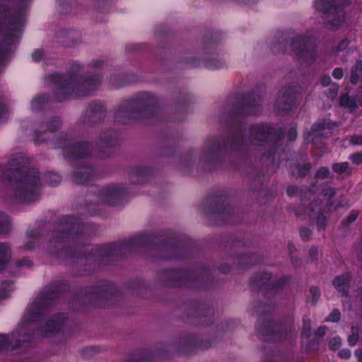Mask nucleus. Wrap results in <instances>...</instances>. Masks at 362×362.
Instances as JSON below:
<instances>
[{
    "mask_svg": "<svg viewBox=\"0 0 362 362\" xmlns=\"http://www.w3.org/2000/svg\"><path fill=\"white\" fill-rule=\"evenodd\" d=\"M348 206V202L344 196H341L337 204L333 206L334 210H337L339 208L345 207Z\"/></svg>",
    "mask_w": 362,
    "mask_h": 362,
    "instance_id": "53",
    "label": "nucleus"
},
{
    "mask_svg": "<svg viewBox=\"0 0 362 362\" xmlns=\"http://www.w3.org/2000/svg\"><path fill=\"white\" fill-rule=\"evenodd\" d=\"M333 127L334 124L327 119H323L321 122L314 124L310 132L312 142L317 145L318 137L329 136L332 134V129Z\"/></svg>",
    "mask_w": 362,
    "mask_h": 362,
    "instance_id": "21",
    "label": "nucleus"
},
{
    "mask_svg": "<svg viewBox=\"0 0 362 362\" xmlns=\"http://www.w3.org/2000/svg\"><path fill=\"white\" fill-rule=\"evenodd\" d=\"M203 210L216 221L217 225L227 221L231 214V209L226 198L220 196L208 197L204 204Z\"/></svg>",
    "mask_w": 362,
    "mask_h": 362,
    "instance_id": "13",
    "label": "nucleus"
},
{
    "mask_svg": "<svg viewBox=\"0 0 362 362\" xmlns=\"http://www.w3.org/2000/svg\"><path fill=\"white\" fill-rule=\"evenodd\" d=\"M86 226L83 223L75 217L65 216L62 218L54 226L49 240L50 252L54 255H62L64 252L68 255L66 250L64 251V240L70 235L86 232Z\"/></svg>",
    "mask_w": 362,
    "mask_h": 362,
    "instance_id": "9",
    "label": "nucleus"
},
{
    "mask_svg": "<svg viewBox=\"0 0 362 362\" xmlns=\"http://www.w3.org/2000/svg\"><path fill=\"white\" fill-rule=\"evenodd\" d=\"M11 256V245L8 243H0V272L6 267Z\"/></svg>",
    "mask_w": 362,
    "mask_h": 362,
    "instance_id": "27",
    "label": "nucleus"
},
{
    "mask_svg": "<svg viewBox=\"0 0 362 362\" xmlns=\"http://www.w3.org/2000/svg\"><path fill=\"white\" fill-rule=\"evenodd\" d=\"M284 137V132L282 129H275L267 124H255L250 126L246 138L243 136L241 125L235 124L230 129L227 140L222 137L206 140L202 149L200 162L211 170L228 151L243 153L248 151L249 145L261 146L272 141V149L268 153H264L262 159L274 163L277 141Z\"/></svg>",
    "mask_w": 362,
    "mask_h": 362,
    "instance_id": "1",
    "label": "nucleus"
},
{
    "mask_svg": "<svg viewBox=\"0 0 362 362\" xmlns=\"http://www.w3.org/2000/svg\"><path fill=\"white\" fill-rule=\"evenodd\" d=\"M157 100L149 93H141L132 99L120 103L115 113V119L120 123H129L134 120L153 117Z\"/></svg>",
    "mask_w": 362,
    "mask_h": 362,
    "instance_id": "7",
    "label": "nucleus"
},
{
    "mask_svg": "<svg viewBox=\"0 0 362 362\" xmlns=\"http://www.w3.org/2000/svg\"><path fill=\"white\" fill-rule=\"evenodd\" d=\"M116 134L114 131L109 129L101 133L98 139L96 141L95 146L100 152L109 149L115 145Z\"/></svg>",
    "mask_w": 362,
    "mask_h": 362,
    "instance_id": "25",
    "label": "nucleus"
},
{
    "mask_svg": "<svg viewBox=\"0 0 362 362\" xmlns=\"http://www.w3.org/2000/svg\"><path fill=\"white\" fill-rule=\"evenodd\" d=\"M359 339V329L358 327L352 326L351 334L348 336V342L350 346L356 344Z\"/></svg>",
    "mask_w": 362,
    "mask_h": 362,
    "instance_id": "36",
    "label": "nucleus"
},
{
    "mask_svg": "<svg viewBox=\"0 0 362 362\" xmlns=\"http://www.w3.org/2000/svg\"><path fill=\"white\" fill-rule=\"evenodd\" d=\"M345 20L344 9L324 15L323 22L325 26L332 30H338Z\"/></svg>",
    "mask_w": 362,
    "mask_h": 362,
    "instance_id": "23",
    "label": "nucleus"
},
{
    "mask_svg": "<svg viewBox=\"0 0 362 362\" xmlns=\"http://www.w3.org/2000/svg\"><path fill=\"white\" fill-rule=\"evenodd\" d=\"M358 214L359 213L357 211H352L350 214L343 220L341 224L345 227H348L357 219Z\"/></svg>",
    "mask_w": 362,
    "mask_h": 362,
    "instance_id": "41",
    "label": "nucleus"
},
{
    "mask_svg": "<svg viewBox=\"0 0 362 362\" xmlns=\"http://www.w3.org/2000/svg\"><path fill=\"white\" fill-rule=\"evenodd\" d=\"M11 284L10 282L6 281L3 283L2 287L0 288V299L6 298L8 297V290L6 287L9 286Z\"/></svg>",
    "mask_w": 362,
    "mask_h": 362,
    "instance_id": "52",
    "label": "nucleus"
},
{
    "mask_svg": "<svg viewBox=\"0 0 362 362\" xmlns=\"http://www.w3.org/2000/svg\"><path fill=\"white\" fill-rule=\"evenodd\" d=\"M206 66L209 68L218 69L221 67V62L216 59H211L206 62Z\"/></svg>",
    "mask_w": 362,
    "mask_h": 362,
    "instance_id": "50",
    "label": "nucleus"
},
{
    "mask_svg": "<svg viewBox=\"0 0 362 362\" xmlns=\"http://www.w3.org/2000/svg\"><path fill=\"white\" fill-rule=\"evenodd\" d=\"M332 171L341 176L342 178L348 177L351 175L353 168L347 162L336 163L332 166Z\"/></svg>",
    "mask_w": 362,
    "mask_h": 362,
    "instance_id": "30",
    "label": "nucleus"
},
{
    "mask_svg": "<svg viewBox=\"0 0 362 362\" xmlns=\"http://www.w3.org/2000/svg\"><path fill=\"white\" fill-rule=\"evenodd\" d=\"M45 182L51 186H56L61 182V177L54 173H47L44 175Z\"/></svg>",
    "mask_w": 362,
    "mask_h": 362,
    "instance_id": "35",
    "label": "nucleus"
},
{
    "mask_svg": "<svg viewBox=\"0 0 362 362\" xmlns=\"http://www.w3.org/2000/svg\"><path fill=\"white\" fill-rule=\"evenodd\" d=\"M127 193V189L119 184H111L105 187H93L88 194V200L93 202L92 196L98 198L97 203L117 205L122 202Z\"/></svg>",
    "mask_w": 362,
    "mask_h": 362,
    "instance_id": "12",
    "label": "nucleus"
},
{
    "mask_svg": "<svg viewBox=\"0 0 362 362\" xmlns=\"http://www.w3.org/2000/svg\"><path fill=\"white\" fill-rule=\"evenodd\" d=\"M212 317V310L205 305H200L197 310L196 317L202 325H208Z\"/></svg>",
    "mask_w": 362,
    "mask_h": 362,
    "instance_id": "29",
    "label": "nucleus"
},
{
    "mask_svg": "<svg viewBox=\"0 0 362 362\" xmlns=\"http://www.w3.org/2000/svg\"><path fill=\"white\" fill-rule=\"evenodd\" d=\"M288 137L291 141L295 140L297 137V132L294 127L289 129L288 132Z\"/></svg>",
    "mask_w": 362,
    "mask_h": 362,
    "instance_id": "63",
    "label": "nucleus"
},
{
    "mask_svg": "<svg viewBox=\"0 0 362 362\" xmlns=\"http://www.w3.org/2000/svg\"><path fill=\"white\" fill-rule=\"evenodd\" d=\"M12 230L10 217L4 212H0V235H7Z\"/></svg>",
    "mask_w": 362,
    "mask_h": 362,
    "instance_id": "32",
    "label": "nucleus"
},
{
    "mask_svg": "<svg viewBox=\"0 0 362 362\" xmlns=\"http://www.w3.org/2000/svg\"><path fill=\"white\" fill-rule=\"evenodd\" d=\"M311 331V321L310 318L307 317H304L303 318V327H302V334L308 337L310 335Z\"/></svg>",
    "mask_w": 362,
    "mask_h": 362,
    "instance_id": "40",
    "label": "nucleus"
},
{
    "mask_svg": "<svg viewBox=\"0 0 362 362\" xmlns=\"http://www.w3.org/2000/svg\"><path fill=\"white\" fill-rule=\"evenodd\" d=\"M262 96L257 93L238 95L230 103L228 114L230 117L238 115H255L260 108Z\"/></svg>",
    "mask_w": 362,
    "mask_h": 362,
    "instance_id": "11",
    "label": "nucleus"
},
{
    "mask_svg": "<svg viewBox=\"0 0 362 362\" xmlns=\"http://www.w3.org/2000/svg\"><path fill=\"white\" fill-rule=\"evenodd\" d=\"M95 175L94 168L90 165H81L76 168L73 174V180L77 184H83L92 179Z\"/></svg>",
    "mask_w": 362,
    "mask_h": 362,
    "instance_id": "26",
    "label": "nucleus"
},
{
    "mask_svg": "<svg viewBox=\"0 0 362 362\" xmlns=\"http://www.w3.org/2000/svg\"><path fill=\"white\" fill-rule=\"evenodd\" d=\"M48 96L42 94L33 100L31 103L32 109L35 111H38L47 103Z\"/></svg>",
    "mask_w": 362,
    "mask_h": 362,
    "instance_id": "34",
    "label": "nucleus"
},
{
    "mask_svg": "<svg viewBox=\"0 0 362 362\" xmlns=\"http://www.w3.org/2000/svg\"><path fill=\"white\" fill-rule=\"evenodd\" d=\"M341 346V339L338 337H334L329 340L328 346L332 350H337Z\"/></svg>",
    "mask_w": 362,
    "mask_h": 362,
    "instance_id": "45",
    "label": "nucleus"
},
{
    "mask_svg": "<svg viewBox=\"0 0 362 362\" xmlns=\"http://www.w3.org/2000/svg\"><path fill=\"white\" fill-rule=\"evenodd\" d=\"M207 271L195 273L187 269L165 270L159 273L158 278L163 286L168 287L204 288L209 286Z\"/></svg>",
    "mask_w": 362,
    "mask_h": 362,
    "instance_id": "8",
    "label": "nucleus"
},
{
    "mask_svg": "<svg viewBox=\"0 0 362 362\" xmlns=\"http://www.w3.org/2000/svg\"><path fill=\"white\" fill-rule=\"evenodd\" d=\"M103 64H104V61L96 60V61L92 62L88 65V66L92 67V68H93L95 69H100V68H101L103 66Z\"/></svg>",
    "mask_w": 362,
    "mask_h": 362,
    "instance_id": "62",
    "label": "nucleus"
},
{
    "mask_svg": "<svg viewBox=\"0 0 362 362\" xmlns=\"http://www.w3.org/2000/svg\"><path fill=\"white\" fill-rule=\"evenodd\" d=\"M349 44V42L348 40L343 39L338 45V46L337 47V51L341 52V51L344 50L348 47Z\"/></svg>",
    "mask_w": 362,
    "mask_h": 362,
    "instance_id": "58",
    "label": "nucleus"
},
{
    "mask_svg": "<svg viewBox=\"0 0 362 362\" xmlns=\"http://www.w3.org/2000/svg\"><path fill=\"white\" fill-rule=\"evenodd\" d=\"M62 125V122L59 117H54L51 120H49L46 127L47 129L50 132H55L60 129Z\"/></svg>",
    "mask_w": 362,
    "mask_h": 362,
    "instance_id": "39",
    "label": "nucleus"
},
{
    "mask_svg": "<svg viewBox=\"0 0 362 362\" xmlns=\"http://www.w3.org/2000/svg\"><path fill=\"white\" fill-rule=\"evenodd\" d=\"M257 327L259 333L265 337L268 341H280L286 339L291 335L295 329L291 325H283L275 323L267 317V322H264L262 319H259Z\"/></svg>",
    "mask_w": 362,
    "mask_h": 362,
    "instance_id": "14",
    "label": "nucleus"
},
{
    "mask_svg": "<svg viewBox=\"0 0 362 362\" xmlns=\"http://www.w3.org/2000/svg\"><path fill=\"white\" fill-rule=\"evenodd\" d=\"M353 163L360 165L362 163V151L355 153L350 156Z\"/></svg>",
    "mask_w": 362,
    "mask_h": 362,
    "instance_id": "48",
    "label": "nucleus"
},
{
    "mask_svg": "<svg viewBox=\"0 0 362 362\" xmlns=\"http://www.w3.org/2000/svg\"><path fill=\"white\" fill-rule=\"evenodd\" d=\"M120 77V75H113L110 77V82L115 86H122L124 83L119 81Z\"/></svg>",
    "mask_w": 362,
    "mask_h": 362,
    "instance_id": "55",
    "label": "nucleus"
},
{
    "mask_svg": "<svg viewBox=\"0 0 362 362\" xmlns=\"http://www.w3.org/2000/svg\"><path fill=\"white\" fill-rule=\"evenodd\" d=\"M329 174L330 172L327 167H321L316 173V177L320 179H325L329 177Z\"/></svg>",
    "mask_w": 362,
    "mask_h": 362,
    "instance_id": "42",
    "label": "nucleus"
},
{
    "mask_svg": "<svg viewBox=\"0 0 362 362\" xmlns=\"http://www.w3.org/2000/svg\"><path fill=\"white\" fill-rule=\"evenodd\" d=\"M337 193L336 189L327 187L322 190V194L326 199V203L322 199H314L310 204L308 215L313 220H315L318 230H325L329 217L331 208L334 206L332 199Z\"/></svg>",
    "mask_w": 362,
    "mask_h": 362,
    "instance_id": "10",
    "label": "nucleus"
},
{
    "mask_svg": "<svg viewBox=\"0 0 362 362\" xmlns=\"http://www.w3.org/2000/svg\"><path fill=\"white\" fill-rule=\"evenodd\" d=\"M107 107L102 102L90 103L83 112L82 120L88 126H95L103 123L107 117Z\"/></svg>",
    "mask_w": 362,
    "mask_h": 362,
    "instance_id": "17",
    "label": "nucleus"
},
{
    "mask_svg": "<svg viewBox=\"0 0 362 362\" xmlns=\"http://www.w3.org/2000/svg\"><path fill=\"white\" fill-rule=\"evenodd\" d=\"M8 113L5 99L3 95H0V123H3L7 119Z\"/></svg>",
    "mask_w": 362,
    "mask_h": 362,
    "instance_id": "37",
    "label": "nucleus"
},
{
    "mask_svg": "<svg viewBox=\"0 0 362 362\" xmlns=\"http://www.w3.org/2000/svg\"><path fill=\"white\" fill-rule=\"evenodd\" d=\"M297 91L298 88L296 86H288L283 88L279 91L274 105V110L279 114L288 112L294 103Z\"/></svg>",
    "mask_w": 362,
    "mask_h": 362,
    "instance_id": "18",
    "label": "nucleus"
},
{
    "mask_svg": "<svg viewBox=\"0 0 362 362\" xmlns=\"http://www.w3.org/2000/svg\"><path fill=\"white\" fill-rule=\"evenodd\" d=\"M65 290V286L61 283L47 286L33 303L28 307L23 317V327L13 332L10 337L0 334V350L7 347H11L12 349L21 348V343L28 341L30 336L26 332L25 325L28 323L39 320L45 308Z\"/></svg>",
    "mask_w": 362,
    "mask_h": 362,
    "instance_id": "5",
    "label": "nucleus"
},
{
    "mask_svg": "<svg viewBox=\"0 0 362 362\" xmlns=\"http://www.w3.org/2000/svg\"><path fill=\"white\" fill-rule=\"evenodd\" d=\"M291 47L298 59L312 64L315 59V47L312 40L306 36L297 35L291 42Z\"/></svg>",
    "mask_w": 362,
    "mask_h": 362,
    "instance_id": "15",
    "label": "nucleus"
},
{
    "mask_svg": "<svg viewBox=\"0 0 362 362\" xmlns=\"http://www.w3.org/2000/svg\"><path fill=\"white\" fill-rule=\"evenodd\" d=\"M151 236L146 234H139L131 238L127 242L118 243L107 245H98L86 247L83 252L84 257L77 258V266H86L88 264V268H84L79 271L81 275H86L91 272L90 265L94 264H107L113 261V257L122 256L128 252L136 250L139 247L150 244Z\"/></svg>",
    "mask_w": 362,
    "mask_h": 362,
    "instance_id": "6",
    "label": "nucleus"
},
{
    "mask_svg": "<svg viewBox=\"0 0 362 362\" xmlns=\"http://www.w3.org/2000/svg\"><path fill=\"white\" fill-rule=\"evenodd\" d=\"M350 143L353 145H362V135L351 136Z\"/></svg>",
    "mask_w": 362,
    "mask_h": 362,
    "instance_id": "54",
    "label": "nucleus"
},
{
    "mask_svg": "<svg viewBox=\"0 0 362 362\" xmlns=\"http://www.w3.org/2000/svg\"><path fill=\"white\" fill-rule=\"evenodd\" d=\"M309 257L312 262H315L318 259V250L316 247L313 246L309 250Z\"/></svg>",
    "mask_w": 362,
    "mask_h": 362,
    "instance_id": "47",
    "label": "nucleus"
},
{
    "mask_svg": "<svg viewBox=\"0 0 362 362\" xmlns=\"http://www.w3.org/2000/svg\"><path fill=\"white\" fill-rule=\"evenodd\" d=\"M25 0H0V66L13 52L25 25Z\"/></svg>",
    "mask_w": 362,
    "mask_h": 362,
    "instance_id": "2",
    "label": "nucleus"
},
{
    "mask_svg": "<svg viewBox=\"0 0 362 362\" xmlns=\"http://www.w3.org/2000/svg\"><path fill=\"white\" fill-rule=\"evenodd\" d=\"M44 55V51L42 49H39L34 51V52L32 54V58L33 61L38 62L42 59Z\"/></svg>",
    "mask_w": 362,
    "mask_h": 362,
    "instance_id": "51",
    "label": "nucleus"
},
{
    "mask_svg": "<svg viewBox=\"0 0 362 362\" xmlns=\"http://www.w3.org/2000/svg\"><path fill=\"white\" fill-rule=\"evenodd\" d=\"M350 4L349 0H316L315 3L316 9L324 15L343 10Z\"/></svg>",
    "mask_w": 362,
    "mask_h": 362,
    "instance_id": "20",
    "label": "nucleus"
},
{
    "mask_svg": "<svg viewBox=\"0 0 362 362\" xmlns=\"http://www.w3.org/2000/svg\"><path fill=\"white\" fill-rule=\"evenodd\" d=\"M291 263L295 267H298L301 265V260L296 256L291 255Z\"/></svg>",
    "mask_w": 362,
    "mask_h": 362,
    "instance_id": "64",
    "label": "nucleus"
},
{
    "mask_svg": "<svg viewBox=\"0 0 362 362\" xmlns=\"http://www.w3.org/2000/svg\"><path fill=\"white\" fill-rule=\"evenodd\" d=\"M298 192V187L295 185H289L286 189V192L288 196H293Z\"/></svg>",
    "mask_w": 362,
    "mask_h": 362,
    "instance_id": "59",
    "label": "nucleus"
},
{
    "mask_svg": "<svg viewBox=\"0 0 362 362\" xmlns=\"http://www.w3.org/2000/svg\"><path fill=\"white\" fill-rule=\"evenodd\" d=\"M310 293L312 296V302L316 303L320 296V291L316 286H312L310 288Z\"/></svg>",
    "mask_w": 362,
    "mask_h": 362,
    "instance_id": "46",
    "label": "nucleus"
},
{
    "mask_svg": "<svg viewBox=\"0 0 362 362\" xmlns=\"http://www.w3.org/2000/svg\"><path fill=\"white\" fill-rule=\"evenodd\" d=\"M28 158L23 153L12 156L4 170L5 176L14 183V197L19 202L30 203L38 199L40 195L41 182L39 172L32 169L25 171Z\"/></svg>",
    "mask_w": 362,
    "mask_h": 362,
    "instance_id": "4",
    "label": "nucleus"
},
{
    "mask_svg": "<svg viewBox=\"0 0 362 362\" xmlns=\"http://www.w3.org/2000/svg\"><path fill=\"white\" fill-rule=\"evenodd\" d=\"M83 67L78 63L71 65L68 76L60 74H51L46 81L54 88L55 98L59 102L66 100L72 94L79 97H87L97 90L101 83L99 74L84 75Z\"/></svg>",
    "mask_w": 362,
    "mask_h": 362,
    "instance_id": "3",
    "label": "nucleus"
},
{
    "mask_svg": "<svg viewBox=\"0 0 362 362\" xmlns=\"http://www.w3.org/2000/svg\"><path fill=\"white\" fill-rule=\"evenodd\" d=\"M107 294V288L101 286H94L86 289L84 297L90 300L93 298H102Z\"/></svg>",
    "mask_w": 362,
    "mask_h": 362,
    "instance_id": "28",
    "label": "nucleus"
},
{
    "mask_svg": "<svg viewBox=\"0 0 362 362\" xmlns=\"http://www.w3.org/2000/svg\"><path fill=\"white\" fill-rule=\"evenodd\" d=\"M56 144V147L62 148L63 153L66 157L73 159L88 156L93 148L88 142L72 141L68 139H59Z\"/></svg>",
    "mask_w": 362,
    "mask_h": 362,
    "instance_id": "16",
    "label": "nucleus"
},
{
    "mask_svg": "<svg viewBox=\"0 0 362 362\" xmlns=\"http://www.w3.org/2000/svg\"><path fill=\"white\" fill-rule=\"evenodd\" d=\"M351 279V274L350 272H346L336 276L332 281V284L338 292L343 296L347 297Z\"/></svg>",
    "mask_w": 362,
    "mask_h": 362,
    "instance_id": "24",
    "label": "nucleus"
},
{
    "mask_svg": "<svg viewBox=\"0 0 362 362\" xmlns=\"http://www.w3.org/2000/svg\"><path fill=\"white\" fill-rule=\"evenodd\" d=\"M311 165L310 163L297 164L291 169V173L293 176L298 177H305L310 170Z\"/></svg>",
    "mask_w": 362,
    "mask_h": 362,
    "instance_id": "33",
    "label": "nucleus"
},
{
    "mask_svg": "<svg viewBox=\"0 0 362 362\" xmlns=\"http://www.w3.org/2000/svg\"><path fill=\"white\" fill-rule=\"evenodd\" d=\"M259 262L255 255H249L243 256L241 258V262L239 263L240 266L245 267L248 265H253L257 264Z\"/></svg>",
    "mask_w": 362,
    "mask_h": 362,
    "instance_id": "38",
    "label": "nucleus"
},
{
    "mask_svg": "<svg viewBox=\"0 0 362 362\" xmlns=\"http://www.w3.org/2000/svg\"><path fill=\"white\" fill-rule=\"evenodd\" d=\"M271 278V274L267 272L257 274L253 276L252 284L257 288H264L266 290L274 291L283 287L290 280L288 276H284L272 281L271 284H268Z\"/></svg>",
    "mask_w": 362,
    "mask_h": 362,
    "instance_id": "19",
    "label": "nucleus"
},
{
    "mask_svg": "<svg viewBox=\"0 0 362 362\" xmlns=\"http://www.w3.org/2000/svg\"><path fill=\"white\" fill-rule=\"evenodd\" d=\"M341 317L340 312L338 309H334L329 315L327 317L326 320L329 322H338Z\"/></svg>",
    "mask_w": 362,
    "mask_h": 362,
    "instance_id": "43",
    "label": "nucleus"
},
{
    "mask_svg": "<svg viewBox=\"0 0 362 362\" xmlns=\"http://www.w3.org/2000/svg\"><path fill=\"white\" fill-rule=\"evenodd\" d=\"M299 233L303 240L308 241L311 235L312 230L307 227H301Z\"/></svg>",
    "mask_w": 362,
    "mask_h": 362,
    "instance_id": "44",
    "label": "nucleus"
},
{
    "mask_svg": "<svg viewBox=\"0 0 362 362\" xmlns=\"http://www.w3.org/2000/svg\"><path fill=\"white\" fill-rule=\"evenodd\" d=\"M66 316L64 313H60L54 316L50 319L46 325L43 327L39 332L43 337H49L52 334L60 331L65 324Z\"/></svg>",
    "mask_w": 362,
    "mask_h": 362,
    "instance_id": "22",
    "label": "nucleus"
},
{
    "mask_svg": "<svg viewBox=\"0 0 362 362\" xmlns=\"http://www.w3.org/2000/svg\"><path fill=\"white\" fill-rule=\"evenodd\" d=\"M362 81V61H356L355 64L351 68L350 82L352 84H357Z\"/></svg>",
    "mask_w": 362,
    "mask_h": 362,
    "instance_id": "31",
    "label": "nucleus"
},
{
    "mask_svg": "<svg viewBox=\"0 0 362 362\" xmlns=\"http://www.w3.org/2000/svg\"><path fill=\"white\" fill-rule=\"evenodd\" d=\"M45 133V131H36L35 138V142L37 144H41L42 141H45V139L43 138V134Z\"/></svg>",
    "mask_w": 362,
    "mask_h": 362,
    "instance_id": "56",
    "label": "nucleus"
},
{
    "mask_svg": "<svg viewBox=\"0 0 362 362\" xmlns=\"http://www.w3.org/2000/svg\"><path fill=\"white\" fill-rule=\"evenodd\" d=\"M338 355L341 358L348 359L351 356V351L349 349H342L339 351Z\"/></svg>",
    "mask_w": 362,
    "mask_h": 362,
    "instance_id": "61",
    "label": "nucleus"
},
{
    "mask_svg": "<svg viewBox=\"0 0 362 362\" xmlns=\"http://www.w3.org/2000/svg\"><path fill=\"white\" fill-rule=\"evenodd\" d=\"M95 352V348L94 347H87L83 351V354L84 357L88 358L93 356V353Z\"/></svg>",
    "mask_w": 362,
    "mask_h": 362,
    "instance_id": "60",
    "label": "nucleus"
},
{
    "mask_svg": "<svg viewBox=\"0 0 362 362\" xmlns=\"http://www.w3.org/2000/svg\"><path fill=\"white\" fill-rule=\"evenodd\" d=\"M344 76V71L341 68H335L332 71V76L336 79H341Z\"/></svg>",
    "mask_w": 362,
    "mask_h": 362,
    "instance_id": "57",
    "label": "nucleus"
},
{
    "mask_svg": "<svg viewBox=\"0 0 362 362\" xmlns=\"http://www.w3.org/2000/svg\"><path fill=\"white\" fill-rule=\"evenodd\" d=\"M16 265L18 267H31L33 266V262L28 258H23L21 259L16 261Z\"/></svg>",
    "mask_w": 362,
    "mask_h": 362,
    "instance_id": "49",
    "label": "nucleus"
}]
</instances>
